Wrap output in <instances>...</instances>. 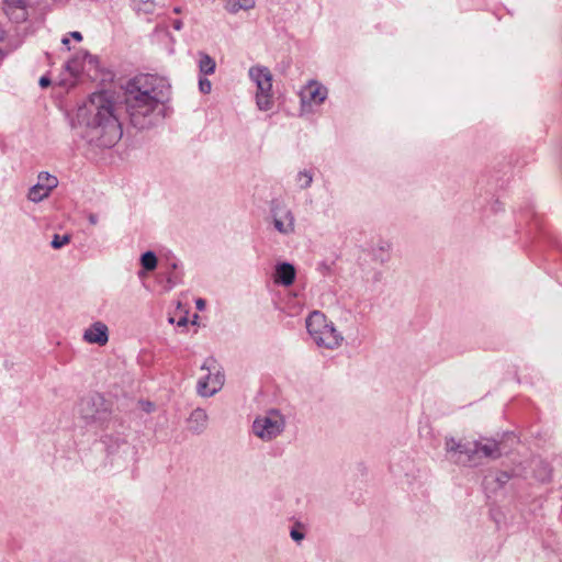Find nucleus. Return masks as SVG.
I'll return each instance as SVG.
<instances>
[{
  "mask_svg": "<svg viewBox=\"0 0 562 562\" xmlns=\"http://www.w3.org/2000/svg\"><path fill=\"white\" fill-rule=\"evenodd\" d=\"M296 183L301 189H307L313 182V175L308 170H302L296 175Z\"/></svg>",
  "mask_w": 562,
  "mask_h": 562,
  "instance_id": "6ab92c4d",
  "label": "nucleus"
},
{
  "mask_svg": "<svg viewBox=\"0 0 562 562\" xmlns=\"http://www.w3.org/2000/svg\"><path fill=\"white\" fill-rule=\"evenodd\" d=\"M305 325L311 339L318 348L336 350L341 347L342 334L324 313L313 311L306 317Z\"/></svg>",
  "mask_w": 562,
  "mask_h": 562,
  "instance_id": "20e7f679",
  "label": "nucleus"
},
{
  "mask_svg": "<svg viewBox=\"0 0 562 562\" xmlns=\"http://www.w3.org/2000/svg\"><path fill=\"white\" fill-rule=\"evenodd\" d=\"M250 80L256 85V105L260 111H269L273 106L272 74L265 66H252L248 71Z\"/></svg>",
  "mask_w": 562,
  "mask_h": 562,
  "instance_id": "39448f33",
  "label": "nucleus"
},
{
  "mask_svg": "<svg viewBox=\"0 0 562 562\" xmlns=\"http://www.w3.org/2000/svg\"><path fill=\"white\" fill-rule=\"evenodd\" d=\"M69 36L72 37L77 42H81L82 41V35L78 31L70 32Z\"/></svg>",
  "mask_w": 562,
  "mask_h": 562,
  "instance_id": "b1692460",
  "label": "nucleus"
},
{
  "mask_svg": "<svg viewBox=\"0 0 562 562\" xmlns=\"http://www.w3.org/2000/svg\"><path fill=\"white\" fill-rule=\"evenodd\" d=\"M169 90L167 80L155 75H140L128 82L125 106L131 123L139 130L150 127L159 116Z\"/></svg>",
  "mask_w": 562,
  "mask_h": 562,
  "instance_id": "f257e3e1",
  "label": "nucleus"
},
{
  "mask_svg": "<svg viewBox=\"0 0 562 562\" xmlns=\"http://www.w3.org/2000/svg\"><path fill=\"white\" fill-rule=\"evenodd\" d=\"M61 43H63L65 46H67V48H68V49H70V47L68 46V45H69V38H68V37H64V38L61 40Z\"/></svg>",
  "mask_w": 562,
  "mask_h": 562,
  "instance_id": "cd10ccee",
  "label": "nucleus"
},
{
  "mask_svg": "<svg viewBox=\"0 0 562 562\" xmlns=\"http://www.w3.org/2000/svg\"><path fill=\"white\" fill-rule=\"evenodd\" d=\"M79 123L83 126L82 136L88 143L110 148L122 137V128L114 114L113 104L97 95L78 112Z\"/></svg>",
  "mask_w": 562,
  "mask_h": 562,
  "instance_id": "f03ea898",
  "label": "nucleus"
},
{
  "mask_svg": "<svg viewBox=\"0 0 562 562\" xmlns=\"http://www.w3.org/2000/svg\"><path fill=\"white\" fill-rule=\"evenodd\" d=\"M273 224L276 229L283 235L294 233L295 218L292 211L288 207H276L273 210Z\"/></svg>",
  "mask_w": 562,
  "mask_h": 562,
  "instance_id": "9b49d317",
  "label": "nucleus"
},
{
  "mask_svg": "<svg viewBox=\"0 0 562 562\" xmlns=\"http://www.w3.org/2000/svg\"><path fill=\"white\" fill-rule=\"evenodd\" d=\"M173 27H175L177 31L181 30V27H182V22H181L180 20H176V21L173 22Z\"/></svg>",
  "mask_w": 562,
  "mask_h": 562,
  "instance_id": "bb28decb",
  "label": "nucleus"
},
{
  "mask_svg": "<svg viewBox=\"0 0 562 562\" xmlns=\"http://www.w3.org/2000/svg\"><path fill=\"white\" fill-rule=\"evenodd\" d=\"M66 70L74 77L80 75L83 70V65L79 56H76L66 64Z\"/></svg>",
  "mask_w": 562,
  "mask_h": 562,
  "instance_id": "a211bd4d",
  "label": "nucleus"
},
{
  "mask_svg": "<svg viewBox=\"0 0 562 562\" xmlns=\"http://www.w3.org/2000/svg\"><path fill=\"white\" fill-rule=\"evenodd\" d=\"M140 263L145 270L153 271L157 268V256L153 251H146L140 257Z\"/></svg>",
  "mask_w": 562,
  "mask_h": 562,
  "instance_id": "dca6fc26",
  "label": "nucleus"
},
{
  "mask_svg": "<svg viewBox=\"0 0 562 562\" xmlns=\"http://www.w3.org/2000/svg\"><path fill=\"white\" fill-rule=\"evenodd\" d=\"M290 537L296 543H300L305 538V527L301 522H295L290 530Z\"/></svg>",
  "mask_w": 562,
  "mask_h": 562,
  "instance_id": "aec40b11",
  "label": "nucleus"
},
{
  "mask_svg": "<svg viewBox=\"0 0 562 562\" xmlns=\"http://www.w3.org/2000/svg\"><path fill=\"white\" fill-rule=\"evenodd\" d=\"M209 416L203 408H195L188 418V428L194 434H202L207 427Z\"/></svg>",
  "mask_w": 562,
  "mask_h": 562,
  "instance_id": "ddd939ff",
  "label": "nucleus"
},
{
  "mask_svg": "<svg viewBox=\"0 0 562 562\" xmlns=\"http://www.w3.org/2000/svg\"><path fill=\"white\" fill-rule=\"evenodd\" d=\"M285 428V419L278 411H269L259 415L252 423V432L263 441H271L278 438Z\"/></svg>",
  "mask_w": 562,
  "mask_h": 562,
  "instance_id": "0eeeda50",
  "label": "nucleus"
},
{
  "mask_svg": "<svg viewBox=\"0 0 562 562\" xmlns=\"http://www.w3.org/2000/svg\"><path fill=\"white\" fill-rule=\"evenodd\" d=\"M215 60L205 53H200L199 69L203 75H212L215 71Z\"/></svg>",
  "mask_w": 562,
  "mask_h": 562,
  "instance_id": "2eb2a0df",
  "label": "nucleus"
},
{
  "mask_svg": "<svg viewBox=\"0 0 562 562\" xmlns=\"http://www.w3.org/2000/svg\"><path fill=\"white\" fill-rule=\"evenodd\" d=\"M186 323H187V319H186V318H182V319H180V321H179L178 325H180V326H181V325H184Z\"/></svg>",
  "mask_w": 562,
  "mask_h": 562,
  "instance_id": "c85d7f7f",
  "label": "nucleus"
},
{
  "mask_svg": "<svg viewBox=\"0 0 562 562\" xmlns=\"http://www.w3.org/2000/svg\"><path fill=\"white\" fill-rule=\"evenodd\" d=\"M88 220H89L91 225H97L98 224V216L95 214H93V213L89 214Z\"/></svg>",
  "mask_w": 562,
  "mask_h": 562,
  "instance_id": "a878e982",
  "label": "nucleus"
},
{
  "mask_svg": "<svg viewBox=\"0 0 562 562\" xmlns=\"http://www.w3.org/2000/svg\"><path fill=\"white\" fill-rule=\"evenodd\" d=\"M445 450L449 460L465 467H477L484 459L496 460L502 456L498 442L490 438L482 440L446 438Z\"/></svg>",
  "mask_w": 562,
  "mask_h": 562,
  "instance_id": "7ed1b4c3",
  "label": "nucleus"
},
{
  "mask_svg": "<svg viewBox=\"0 0 562 562\" xmlns=\"http://www.w3.org/2000/svg\"><path fill=\"white\" fill-rule=\"evenodd\" d=\"M87 58H89V59L91 60V59H92V56H90L89 54L85 53V54H83V59H87Z\"/></svg>",
  "mask_w": 562,
  "mask_h": 562,
  "instance_id": "c756f323",
  "label": "nucleus"
},
{
  "mask_svg": "<svg viewBox=\"0 0 562 562\" xmlns=\"http://www.w3.org/2000/svg\"><path fill=\"white\" fill-rule=\"evenodd\" d=\"M255 7V0H226L225 9L233 14L240 10H250Z\"/></svg>",
  "mask_w": 562,
  "mask_h": 562,
  "instance_id": "4468645a",
  "label": "nucleus"
},
{
  "mask_svg": "<svg viewBox=\"0 0 562 562\" xmlns=\"http://www.w3.org/2000/svg\"><path fill=\"white\" fill-rule=\"evenodd\" d=\"M50 85V79L46 76H43L41 79H40V86L42 88H47L48 86Z\"/></svg>",
  "mask_w": 562,
  "mask_h": 562,
  "instance_id": "5701e85b",
  "label": "nucleus"
},
{
  "mask_svg": "<svg viewBox=\"0 0 562 562\" xmlns=\"http://www.w3.org/2000/svg\"><path fill=\"white\" fill-rule=\"evenodd\" d=\"M327 95L328 90L325 86L316 80L308 81L300 91L301 111L312 112L327 99Z\"/></svg>",
  "mask_w": 562,
  "mask_h": 562,
  "instance_id": "6e6552de",
  "label": "nucleus"
},
{
  "mask_svg": "<svg viewBox=\"0 0 562 562\" xmlns=\"http://www.w3.org/2000/svg\"><path fill=\"white\" fill-rule=\"evenodd\" d=\"M201 371H205L206 373L198 380L196 392L202 397H211L224 386V372L217 361L212 357L205 359L201 366Z\"/></svg>",
  "mask_w": 562,
  "mask_h": 562,
  "instance_id": "423d86ee",
  "label": "nucleus"
},
{
  "mask_svg": "<svg viewBox=\"0 0 562 562\" xmlns=\"http://www.w3.org/2000/svg\"><path fill=\"white\" fill-rule=\"evenodd\" d=\"M195 305L198 310L202 311L205 307V301L203 299H198Z\"/></svg>",
  "mask_w": 562,
  "mask_h": 562,
  "instance_id": "393cba45",
  "label": "nucleus"
},
{
  "mask_svg": "<svg viewBox=\"0 0 562 562\" xmlns=\"http://www.w3.org/2000/svg\"><path fill=\"white\" fill-rule=\"evenodd\" d=\"M70 241V236L69 235H54L53 237V240L50 243L52 247L55 248V249H59L61 248L63 246L69 244Z\"/></svg>",
  "mask_w": 562,
  "mask_h": 562,
  "instance_id": "412c9836",
  "label": "nucleus"
},
{
  "mask_svg": "<svg viewBox=\"0 0 562 562\" xmlns=\"http://www.w3.org/2000/svg\"><path fill=\"white\" fill-rule=\"evenodd\" d=\"M109 337V327L101 321L93 322L82 334L83 341L101 347L108 344Z\"/></svg>",
  "mask_w": 562,
  "mask_h": 562,
  "instance_id": "9d476101",
  "label": "nucleus"
},
{
  "mask_svg": "<svg viewBox=\"0 0 562 562\" xmlns=\"http://www.w3.org/2000/svg\"><path fill=\"white\" fill-rule=\"evenodd\" d=\"M199 89L202 93H210L212 90V83L207 78H200L199 79Z\"/></svg>",
  "mask_w": 562,
  "mask_h": 562,
  "instance_id": "4be33fe9",
  "label": "nucleus"
},
{
  "mask_svg": "<svg viewBox=\"0 0 562 562\" xmlns=\"http://www.w3.org/2000/svg\"><path fill=\"white\" fill-rule=\"evenodd\" d=\"M134 9L139 13L149 14L154 12V0H132Z\"/></svg>",
  "mask_w": 562,
  "mask_h": 562,
  "instance_id": "f3484780",
  "label": "nucleus"
},
{
  "mask_svg": "<svg viewBox=\"0 0 562 562\" xmlns=\"http://www.w3.org/2000/svg\"><path fill=\"white\" fill-rule=\"evenodd\" d=\"M296 271L289 262L278 263L274 269L273 281L283 286H290L295 280Z\"/></svg>",
  "mask_w": 562,
  "mask_h": 562,
  "instance_id": "f8f14e48",
  "label": "nucleus"
},
{
  "mask_svg": "<svg viewBox=\"0 0 562 562\" xmlns=\"http://www.w3.org/2000/svg\"><path fill=\"white\" fill-rule=\"evenodd\" d=\"M58 186L55 176L48 172H41L37 177V183L29 191V199L33 202H41L47 198L53 189Z\"/></svg>",
  "mask_w": 562,
  "mask_h": 562,
  "instance_id": "1a4fd4ad",
  "label": "nucleus"
}]
</instances>
